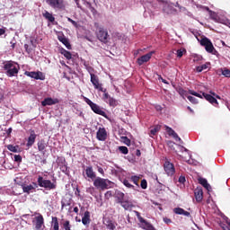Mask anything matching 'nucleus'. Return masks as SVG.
<instances>
[{"instance_id":"nucleus-48","label":"nucleus","mask_w":230,"mask_h":230,"mask_svg":"<svg viewBox=\"0 0 230 230\" xmlns=\"http://www.w3.org/2000/svg\"><path fill=\"white\" fill-rule=\"evenodd\" d=\"M112 197V192L111 190H108L105 194H104V199H106V200H109V199H111Z\"/></svg>"},{"instance_id":"nucleus-14","label":"nucleus","mask_w":230,"mask_h":230,"mask_svg":"<svg viewBox=\"0 0 230 230\" xmlns=\"http://www.w3.org/2000/svg\"><path fill=\"white\" fill-rule=\"evenodd\" d=\"M155 53V51H150L147 54L138 58L137 59V64H138L139 66H143V64L146 62H150V59L152 58V55H154Z\"/></svg>"},{"instance_id":"nucleus-37","label":"nucleus","mask_w":230,"mask_h":230,"mask_svg":"<svg viewBox=\"0 0 230 230\" xmlns=\"http://www.w3.org/2000/svg\"><path fill=\"white\" fill-rule=\"evenodd\" d=\"M106 227H107V229H110V230L116 229V226L114 225V223L111 220L106 221Z\"/></svg>"},{"instance_id":"nucleus-61","label":"nucleus","mask_w":230,"mask_h":230,"mask_svg":"<svg viewBox=\"0 0 230 230\" xmlns=\"http://www.w3.org/2000/svg\"><path fill=\"white\" fill-rule=\"evenodd\" d=\"M137 157H139L141 155V151L139 149L137 150Z\"/></svg>"},{"instance_id":"nucleus-20","label":"nucleus","mask_w":230,"mask_h":230,"mask_svg":"<svg viewBox=\"0 0 230 230\" xmlns=\"http://www.w3.org/2000/svg\"><path fill=\"white\" fill-rule=\"evenodd\" d=\"M194 197L197 200V202H200L201 200L204 199V190L200 187H197L194 190Z\"/></svg>"},{"instance_id":"nucleus-17","label":"nucleus","mask_w":230,"mask_h":230,"mask_svg":"<svg viewBox=\"0 0 230 230\" xmlns=\"http://www.w3.org/2000/svg\"><path fill=\"white\" fill-rule=\"evenodd\" d=\"M98 141H107V129L105 128H99L96 132Z\"/></svg>"},{"instance_id":"nucleus-64","label":"nucleus","mask_w":230,"mask_h":230,"mask_svg":"<svg viewBox=\"0 0 230 230\" xmlns=\"http://www.w3.org/2000/svg\"><path fill=\"white\" fill-rule=\"evenodd\" d=\"M188 111H190V112H192L193 113V110L191 109V107H187Z\"/></svg>"},{"instance_id":"nucleus-19","label":"nucleus","mask_w":230,"mask_h":230,"mask_svg":"<svg viewBox=\"0 0 230 230\" xmlns=\"http://www.w3.org/2000/svg\"><path fill=\"white\" fill-rule=\"evenodd\" d=\"M207 102H209L214 107H218V101L213 95L206 93H202V95Z\"/></svg>"},{"instance_id":"nucleus-29","label":"nucleus","mask_w":230,"mask_h":230,"mask_svg":"<svg viewBox=\"0 0 230 230\" xmlns=\"http://www.w3.org/2000/svg\"><path fill=\"white\" fill-rule=\"evenodd\" d=\"M199 182L203 186V188H205V190L211 191V185L208 183V180L205 178H199Z\"/></svg>"},{"instance_id":"nucleus-7","label":"nucleus","mask_w":230,"mask_h":230,"mask_svg":"<svg viewBox=\"0 0 230 230\" xmlns=\"http://www.w3.org/2000/svg\"><path fill=\"white\" fill-rule=\"evenodd\" d=\"M47 4L53 10H64L66 8L64 0H47Z\"/></svg>"},{"instance_id":"nucleus-55","label":"nucleus","mask_w":230,"mask_h":230,"mask_svg":"<svg viewBox=\"0 0 230 230\" xmlns=\"http://www.w3.org/2000/svg\"><path fill=\"white\" fill-rule=\"evenodd\" d=\"M209 93H210V96H213V97L215 96L216 98H217V100H220L219 95H217V93H215V92L210 91Z\"/></svg>"},{"instance_id":"nucleus-50","label":"nucleus","mask_w":230,"mask_h":230,"mask_svg":"<svg viewBox=\"0 0 230 230\" xmlns=\"http://www.w3.org/2000/svg\"><path fill=\"white\" fill-rule=\"evenodd\" d=\"M24 49L25 51L30 55V53H31V48H30V45L25 44L24 45Z\"/></svg>"},{"instance_id":"nucleus-3","label":"nucleus","mask_w":230,"mask_h":230,"mask_svg":"<svg viewBox=\"0 0 230 230\" xmlns=\"http://www.w3.org/2000/svg\"><path fill=\"white\" fill-rule=\"evenodd\" d=\"M200 45L205 48L207 53H211V55H216V57H218V51L213 46L211 40L208 38H202L200 40Z\"/></svg>"},{"instance_id":"nucleus-57","label":"nucleus","mask_w":230,"mask_h":230,"mask_svg":"<svg viewBox=\"0 0 230 230\" xmlns=\"http://www.w3.org/2000/svg\"><path fill=\"white\" fill-rule=\"evenodd\" d=\"M61 172H67V166L66 164L61 166Z\"/></svg>"},{"instance_id":"nucleus-33","label":"nucleus","mask_w":230,"mask_h":230,"mask_svg":"<svg viewBox=\"0 0 230 230\" xmlns=\"http://www.w3.org/2000/svg\"><path fill=\"white\" fill-rule=\"evenodd\" d=\"M159 130H161V126L160 125L155 126V128H153L150 130V133H149L150 137H154V136H155V134H157Z\"/></svg>"},{"instance_id":"nucleus-52","label":"nucleus","mask_w":230,"mask_h":230,"mask_svg":"<svg viewBox=\"0 0 230 230\" xmlns=\"http://www.w3.org/2000/svg\"><path fill=\"white\" fill-rule=\"evenodd\" d=\"M67 206H71V203L67 202H64V201H61V209H64V208L67 207Z\"/></svg>"},{"instance_id":"nucleus-23","label":"nucleus","mask_w":230,"mask_h":230,"mask_svg":"<svg viewBox=\"0 0 230 230\" xmlns=\"http://www.w3.org/2000/svg\"><path fill=\"white\" fill-rule=\"evenodd\" d=\"M173 213H175V215H183V217L191 218V214L190 212L184 210V208H175L173 209Z\"/></svg>"},{"instance_id":"nucleus-46","label":"nucleus","mask_w":230,"mask_h":230,"mask_svg":"<svg viewBox=\"0 0 230 230\" xmlns=\"http://www.w3.org/2000/svg\"><path fill=\"white\" fill-rule=\"evenodd\" d=\"M184 51H186V49H178L177 50V57L179 58H182V56L184 55Z\"/></svg>"},{"instance_id":"nucleus-25","label":"nucleus","mask_w":230,"mask_h":230,"mask_svg":"<svg viewBox=\"0 0 230 230\" xmlns=\"http://www.w3.org/2000/svg\"><path fill=\"white\" fill-rule=\"evenodd\" d=\"M37 145H38L39 152H42V154H46V148H48V144L46 143V140L40 139Z\"/></svg>"},{"instance_id":"nucleus-18","label":"nucleus","mask_w":230,"mask_h":230,"mask_svg":"<svg viewBox=\"0 0 230 230\" xmlns=\"http://www.w3.org/2000/svg\"><path fill=\"white\" fill-rule=\"evenodd\" d=\"M57 103H60V101L57 98L53 99L51 97L45 98L41 102L42 107H48V105H57Z\"/></svg>"},{"instance_id":"nucleus-30","label":"nucleus","mask_w":230,"mask_h":230,"mask_svg":"<svg viewBox=\"0 0 230 230\" xmlns=\"http://www.w3.org/2000/svg\"><path fill=\"white\" fill-rule=\"evenodd\" d=\"M42 15L49 22H53L55 21L53 14L48 11H45Z\"/></svg>"},{"instance_id":"nucleus-2","label":"nucleus","mask_w":230,"mask_h":230,"mask_svg":"<svg viewBox=\"0 0 230 230\" xmlns=\"http://www.w3.org/2000/svg\"><path fill=\"white\" fill-rule=\"evenodd\" d=\"M3 69L5 71L6 76L12 78L19 75V69H21V67L17 62L10 60L4 62Z\"/></svg>"},{"instance_id":"nucleus-54","label":"nucleus","mask_w":230,"mask_h":230,"mask_svg":"<svg viewBox=\"0 0 230 230\" xmlns=\"http://www.w3.org/2000/svg\"><path fill=\"white\" fill-rule=\"evenodd\" d=\"M6 33V28H0V37Z\"/></svg>"},{"instance_id":"nucleus-11","label":"nucleus","mask_w":230,"mask_h":230,"mask_svg":"<svg viewBox=\"0 0 230 230\" xmlns=\"http://www.w3.org/2000/svg\"><path fill=\"white\" fill-rule=\"evenodd\" d=\"M25 76H29L30 78H34V80H46V75L44 73L38 71V72H24Z\"/></svg>"},{"instance_id":"nucleus-40","label":"nucleus","mask_w":230,"mask_h":230,"mask_svg":"<svg viewBox=\"0 0 230 230\" xmlns=\"http://www.w3.org/2000/svg\"><path fill=\"white\" fill-rule=\"evenodd\" d=\"M19 146H14L13 145H8L7 146V150H9L10 152H14V153H17L18 152V149Z\"/></svg>"},{"instance_id":"nucleus-36","label":"nucleus","mask_w":230,"mask_h":230,"mask_svg":"<svg viewBox=\"0 0 230 230\" xmlns=\"http://www.w3.org/2000/svg\"><path fill=\"white\" fill-rule=\"evenodd\" d=\"M71 227H72V226H71V221L70 220H66V221L63 222L62 228L64 230H72Z\"/></svg>"},{"instance_id":"nucleus-16","label":"nucleus","mask_w":230,"mask_h":230,"mask_svg":"<svg viewBox=\"0 0 230 230\" xmlns=\"http://www.w3.org/2000/svg\"><path fill=\"white\" fill-rule=\"evenodd\" d=\"M35 230H44V217L42 215H39L35 217L34 221Z\"/></svg>"},{"instance_id":"nucleus-21","label":"nucleus","mask_w":230,"mask_h":230,"mask_svg":"<svg viewBox=\"0 0 230 230\" xmlns=\"http://www.w3.org/2000/svg\"><path fill=\"white\" fill-rule=\"evenodd\" d=\"M164 168L165 173H175V166L169 161H165V163L164 164Z\"/></svg>"},{"instance_id":"nucleus-1","label":"nucleus","mask_w":230,"mask_h":230,"mask_svg":"<svg viewBox=\"0 0 230 230\" xmlns=\"http://www.w3.org/2000/svg\"><path fill=\"white\" fill-rule=\"evenodd\" d=\"M86 177H88V181H93V186L96 187L97 190H109L111 181L100 177L96 178V173H86Z\"/></svg>"},{"instance_id":"nucleus-24","label":"nucleus","mask_w":230,"mask_h":230,"mask_svg":"<svg viewBox=\"0 0 230 230\" xmlns=\"http://www.w3.org/2000/svg\"><path fill=\"white\" fill-rule=\"evenodd\" d=\"M83 226H89L91 224V212L86 210L82 217Z\"/></svg>"},{"instance_id":"nucleus-13","label":"nucleus","mask_w":230,"mask_h":230,"mask_svg":"<svg viewBox=\"0 0 230 230\" xmlns=\"http://www.w3.org/2000/svg\"><path fill=\"white\" fill-rule=\"evenodd\" d=\"M29 134L30 135L27 138L26 146H28V148H31V146H33V145H35V140L37 139V134L35 133V130H33V129H30Z\"/></svg>"},{"instance_id":"nucleus-28","label":"nucleus","mask_w":230,"mask_h":230,"mask_svg":"<svg viewBox=\"0 0 230 230\" xmlns=\"http://www.w3.org/2000/svg\"><path fill=\"white\" fill-rule=\"evenodd\" d=\"M58 39L59 42H62V44L66 46V48L71 49V43H69V40L67 38H66L65 36H58Z\"/></svg>"},{"instance_id":"nucleus-51","label":"nucleus","mask_w":230,"mask_h":230,"mask_svg":"<svg viewBox=\"0 0 230 230\" xmlns=\"http://www.w3.org/2000/svg\"><path fill=\"white\" fill-rule=\"evenodd\" d=\"M179 182H181V184H184L186 182V177L185 176H180L179 177Z\"/></svg>"},{"instance_id":"nucleus-26","label":"nucleus","mask_w":230,"mask_h":230,"mask_svg":"<svg viewBox=\"0 0 230 230\" xmlns=\"http://www.w3.org/2000/svg\"><path fill=\"white\" fill-rule=\"evenodd\" d=\"M51 230H60V225L58 224V217H52Z\"/></svg>"},{"instance_id":"nucleus-39","label":"nucleus","mask_w":230,"mask_h":230,"mask_svg":"<svg viewBox=\"0 0 230 230\" xmlns=\"http://www.w3.org/2000/svg\"><path fill=\"white\" fill-rule=\"evenodd\" d=\"M119 150L121 154H124L125 155L128 154V148L127 146H119Z\"/></svg>"},{"instance_id":"nucleus-49","label":"nucleus","mask_w":230,"mask_h":230,"mask_svg":"<svg viewBox=\"0 0 230 230\" xmlns=\"http://www.w3.org/2000/svg\"><path fill=\"white\" fill-rule=\"evenodd\" d=\"M68 22H71V24H73V26H75V28H78V23L76 22H75L73 19L71 18H67Z\"/></svg>"},{"instance_id":"nucleus-22","label":"nucleus","mask_w":230,"mask_h":230,"mask_svg":"<svg viewBox=\"0 0 230 230\" xmlns=\"http://www.w3.org/2000/svg\"><path fill=\"white\" fill-rule=\"evenodd\" d=\"M164 128H165V132H167L168 136H171L174 139H178V141H181L179 135L175 132V130H173V128H172L166 125H164Z\"/></svg>"},{"instance_id":"nucleus-31","label":"nucleus","mask_w":230,"mask_h":230,"mask_svg":"<svg viewBox=\"0 0 230 230\" xmlns=\"http://www.w3.org/2000/svg\"><path fill=\"white\" fill-rule=\"evenodd\" d=\"M60 53L65 57V58H66V60H71L73 58V55L68 50H66L65 49H61Z\"/></svg>"},{"instance_id":"nucleus-53","label":"nucleus","mask_w":230,"mask_h":230,"mask_svg":"<svg viewBox=\"0 0 230 230\" xmlns=\"http://www.w3.org/2000/svg\"><path fill=\"white\" fill-rule=\"evenodd\" d=\"M164 224H167L168 226H170V224H172V219L168 217H164Z\"/></svg>"},{"instance_id":"nucleus-8","label":"nucleus","mask_w":230,"mask_h":230,"mask_svg":"<svg viewBox=\"0 0 230 230\" xmlns=\"http://www.w3.org/2000/svg\"><path fill=\"white\" fill-rule=\"evenodd\" d=\"M98 40L103 42V44H107L109 42V31L106 29L100 27L96 33Z\"/></svg>"},{"instance_id":"nucleus-15","label":"nucleus","mask_w":230,"mask_h":230,"mask_svg":"<svg viewBox=\"0 0 230 230\" xmlns=\"http://www.w3.org/2000/svg\"><path fill=\"white\" fill-rule=\"evenodd\" d=\"M103 100L110 105V107H112L113 109L115 107H118V100L114 99L113 97H111L107 93H104L103 94Z\"/></svg>"},{"instance_id":"nucleus-41","label":"nucleus","mask_w":230,"mask_h":230,"mask_svg":"<svg viewBox=\"0 0 230 230\" xmlns=\"http://www.w3.org/2000/svg\"><path fill=\"white\" fill-rule=\"evenodd\" d=\"M187 99L189 100V102H190V103H193L194 105H197V103H199V101L197 100V98L191 95L187 96Z\"/></svg>"},{"instance_id":"nucleus-44","label":"nucleus","mask_w":230,"mask_h":230,"mask_svg":"<svg viewBox=\"0 0 230 230\" xmlns=\"http://www.w3.org/2000/svg\"><path fill=\"white\" fill-rule=\"evenodd\" d=\"M13 159L15 163H22V156L21 155H14Z\"/></svg>"},{"instance_id":"nucleus-45","label":"nucleus","mask_w":230,"mask_h":230,"mask_svg":"<svg viewBox=\"0 0 230 230\" xmlns=\"http://www.w3.org/2000/svg\"><path fill=\"white\" fill-rule=\"evenodd\" d=\"M210 12V17L213 21H217L218 19V15L217 14V13L213 12V11H209Z\"/></svg>"},{"instance_id":"nucleus-58","label":"nucleus","mask_w":230,"mask_h":230,"mask_svg":"<svg viewBox=\"0 0 230 230\" xmlns=\"http://www.w3.org/2000/svg\"><path fill=\"white\" fill-rule=\"evenodd\" d=\"M3 100H4V94L0 93V103H1V102H3Z\"/></svg>"},{"instance_id":"nucleus-59","label":"nucleus","mask_w":230,"mask_h":230,"mask_svg":"<svg viewBox=\"0 0 230 230\" xmlns=\"http://www.w3.org/2000/svg\"><path fill=\"white\" fill-rule=\"evenodd\" d=\"M75 194L80 197V189L76 188Z\"/></svg>"},{"instance_id":"nucleus-47","label":"nucleus","mask_w":230,"mask_h":230,"mask_svg":"<svg viewBox=\"0 0 230 230\" xmlns=\"http://www.w3.org/2000/svg\"><path fill=\"white\" fill-rule=\"evenodd\" d=\"M57 163H58V164H66V158H64V157H58Z\"/></svg>"},{"instance_id":"nucleus-10","label":"nucleus","mask_w":230,"mask_h":230,"mask_svg":"<svg viewBox=\"0 0 230 230\" xmlns=\"http://www.w3.org/2000/svg\"><path fill=\"white\" fill-rule=\"evenodd\" d=\"M177 93L180 94V96H181L183 99L184 97L186 96L188 98V94H191L192 96H196L197 98H203L202 95L193 90H189V91H186V90H183L182 87H179L177 89Z\"/></svg>"},{"instance_id":"nucleus-4","label":"nucleus","mask_w":230,"mask_h":230,"mask_svg":"<svg viewBox=\"0 0 230 230\" xmlns=\"http://www.w3.org/2000/svg\"><path fill=\"white\" fill-rule=\"evenodd\" d=\"M85 102L95 114H99V116H102L103 118H106V119L108 118L107 113L103 111L102 109L100 108L98 104L93 102L91 99L85 98Z\"/></svg>"},{"instance_id":"nucleus-60","label":"nucleus","mask_w":230,"mask_h":230,"mask_svg":"<svg viewBox=\"0 0 230 230\" xmlns=\"http://www.w3.org/2000/svg\"><path fill=\"white\" fill-rule=\"evenodd\" d=\"M11 48L12 49H15V43L13 41H11Z\"/></svg>"},{"instance_id":"nucleus-5","label":"nucleus","mask_w":230,"mask_h":230,"mask_svg":"<svg viewBox=\"0 0 230 230\" xmlns=\"http://www.w3.org/2000/svg\"><path fill=\"white\" fill-rule=\"evenodd\" d=\"M38 186L40 188H45V190H56L57 184L51 182L49 180H45L43 177L39 176L38 178Z\"/></svg>"},{"instance_id":"nucleus-62","label":"nucleus","mask_w":230,"mask_h":230,"mask_svg":"<svg viewBox=\"0 0 230 230\" xmlns=\"http://www.w3.org/2000/svg\"><path fill=\"white\" fill-rule=\"evenodd\" d=\"M126 139H127L126 145H128V146H130V139H128V138H127V137H126Z\"/></svg>"},{"instance_id":"nucleus-34","label":"nucleus","mask_w":230,"mask_h":230,"mask_svg":"<svg viewBox=\"0 0 230 230\" xmlns=\"http://www.w3.org/2000/svg\"><path fill=\"white\" fill-rule=\"evenodd\" d=\"M164 13H175V12H177V9L173 8L172 5H165L164 8Z\"/></svg>"},{"instance_id":"nucleus-27","label":"nucleus","mask_w":230,"mask_h":230,"mask_svg":"<svg viewBox=\"0 0 230 230\" xmlns=\"http://www.w3.org/2000/svg\"><path fill=\"white\" fill-rule=\"evenodd\" d=\"M15 184H18V186H23L24 183L26 182V176L23 175H19L14 179Z\"/></svg>"},{"instance_id":"nucleus-63","label":"nucleus","mask_w":230,"mask_h":230,"mask_svg":"<svg viewBox=\"0 0 230 230\" xmlns=\"http://www.w3.org/2000/svg\"><path fill=\"white\" fill-rule=\"evenodd\" d=\"M79 209L78 207L74 208V213H78Z\"/></svg>"},{"instance_id":"nucleus-32","label":"nucleus","mask_w":230,"mask_h":230,"mask_svg":"<svg viewBox=\"0 0 230 230\" xmlns=\"http://www.w3.org/2000/svg\"><path fill=\"white\" fill-rule=\"evenodd\" d=\"M210 64L209 63H205L201 66H199L196 67L197 73H202V71H206V69L209 68Z\"/></svg>"},{"instance_id":"nucleus-35","label":"nucleus","mask_w":230,"mask_h":230,"mask_svg":"<svg viewBox=\"0 0 230 230\" xmlns=\"http://www.w3.org/2000/svg\"><path fill=\"white\" fill-rule=\"evenodd\" d=\"M121 182L124 184V186H126V188H134V185H132L130 182H132V181H130V178H124L120 180Z\"/></svg>"},{"instance_id":"nucleus-56","label":"nucleus","mask_w":230,"mask_h":230,"mask_svg":"<svg viewBox=\"0 0 230 230\" xmlns=\"http://www.w3.org/2000/svg\"><path fill=\"white\" fill-rule=\"evenodd\" d=\"M85 173H93V167H87L85 170Z\"/></svg>"},{"instance_id":"nucleus-12","label":"nucleus","mask_w":230,"mask_h":230,"mask_svg":"<svg viewBox=\"0 0 230 230\" xmlns=\"http://www.w3.org/2000/svg\"><path fill=\"white\" fill-rule=\"evenodd\" d=\"M39 188V185L36 182H32V184H26V182L22 186L23 193H27V195H30L31 193H33L35 190Z\"/></svg>"},{"instance_id":"nucleus-9","label":"nucleus","mask_w":230,"mask_h":230,"mask_svg":"<svg viewBox=\"0 0 230 230\" xmlns=\"http://www.w3.org/2000/svg\"><path fill=\"white\" fill-rule=\"evenodd\" d=\"M90 76H91V82H92L94 89H97L101 93H107V89H104L103 87H102V84H100V79L98 78V75H96L94 74H91Z\"/></svg>"},{"instance_id":"nucleus-42","label":"nucleus","mask_w":230,"mask_h":230,"mask_svg":"<svg viewBox=\"0 0 230 230\" xmlns=\"http://www.w3.org/2000/svg\"><path fill=\"white\" fill-rule=\"evenodd\" d=\"M223 76H226V78H230V70L227 68H225L222 70Z\"/></svg>"},{"instance_id":"nucleus-43","label":"nucleus","mask_w":230,"mask_h":230,"mask_svg":"<svg viewBox=\"0 0 230 230\" xmlns=\"http://www.w3.org/2000/svg\"><path fill=\"white\" fill-rule=\"evenodd\" d=\"M140 186L142 188V190H146V188H148V182L146 181V180H142Z\"/></svg>"},{"instance_id":"nucleus-6","label":"nucleus","mask_w":230,"mask_h":230,"mask_svg":"<svg viewBox=\"0 0 230 230\" xmlns=\"http://www.w3.org/2000/svg\"><path fill=\"white\" fill-rule=\"evenodd\" d=\"M118 202L126 210L130 209V208H134L132 201L125 199V193L120 192L119 193Z\"/></svg>"},{"instance_id":"nucleus-38","label":"nucleus","mask_w":230,"mask_h":230,"mask_svg":"<svg viewBox=\"0 0 230 230\" xmlns=\"http://www.w3.org/2000/svg\"><path fill=\"white\" fill-rule=\"evenodd\" d=\"M139 179H141V177H139V176H131L130 177V181H131V182H134L135 184H136V186H139Z\"/></svg>"}]
</instances>
